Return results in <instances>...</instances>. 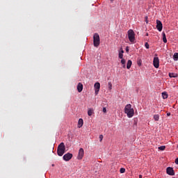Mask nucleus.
Here are the masks:
<instances>
[{"label": "nucleus", "mask_w": 178, "mask_h": 178, "mask_svg": "<svg viewBox=\"0 0 178 178\" xmlns=\"http://www.w3.org/2000/svg\"><path fill=\"white\" fill-rule=\"evenodd\" d=\"M124 113L128 118H133L134 116V108H131V104H127L124 107Z\"/></svg>", "instance_id": "f257e3e1"}, {"label": "nucleus", "mask_w": 178, "mask_h": 178, "mask_svg": "<svg viewBox=\"0 0 178 178\" xmlns=\"http://www.w3.org/2000/svg\"><path fill=\"white\" fill-rule=\"evenodd\" d=\"M65 151H66L65 143H60L57 148V154L58 156H62L63 154H65Z\"/></svg>", "instance_id": "f03ea898"}, {"label": "nucleus", "mask_w": 178, "mask_h": 178, "mask_svg": "<svg viewBox=\"0 0 178 178\" xmlns=\"http://www.w3.org/2000/svg\"><path fill=\"white\" fill-rule=\"evenodd\" d=\"M100 42H101V40L99 39V35L98 33H95L93 35L94 47H95L96 48H98V47H99Z\"/></svg>", "instance_id": "7ed1b4c3"}, {"label": "nucleus", "mask_w": 178, "mask_h": 178, "mask_svg": "<svg viewBox=\"0 0 178 178\" xmlns=\"http://www.w3.org/2000/svg\"><path fill=\"white\" fill-rule=\"evenodd\" d=\"M128 38L130 42H134L136 41V33H134V31L131 29L128 31Z\"/></svg>", "instance_id": "20e7f679"}, {"label": "nucleus", "mask_w": 178, "mask_h": 178, "mask_svg": "<svg viewBox=\"0 0 178 178\" xmlns=\"http://www.w3.org/2000/svg\"><path fill=\"white\" fill-rule=\"evenodd\" d=\"M94 87L95 95H98V92H99V89L101 88V84L99 82H97L95 83Z\"/></svg>", "instance_id": "39448f33"}, {"label": "nucleus", "mask_w": 178, "mask_h": 178, "mask_svg": "<svg viewBox=\"0 0 178 178\" xmlns=\"http://www.w3.org/2000/svg\"><path fill=\"white\" fill-rule=\"evenodd\" d=\"M166 173L170 176H175V170H173V168L168 167L166 168Z\"/></svg>", "instance_id": "423d86ee"}, {"label": "nucleus", "mask_w": 178, "mask_h": 178, "mask_svg": "<svg viewBox=\"0 0 178 178\" xmlns=\"http://www.w3.org/2000/svg\"><path fill=\"white\" fill-rule=\"evenodd\" d=\"M72 158H73V154H70V153H67V154H65L63 156V160H64V161H70V159H72Z\"/></svg>", "instance_id": "0eeeda50"}, {"label": "nucleus", "mask_w": 178, "mask_h": 178, "mask_svg": "<svg viewBox=\"0 0 178 178\" xmlns=\"http://www.w3.org/2000/svg\"><path fill=\"white\" fill-rule=\"evenodd\" d=\"M153 65L156 69H158L159 67V58L154 57L153 60Z\"/></svg>", "instance_id": "6e6552de"}, {"label": "nucleus", "mask_w": 178, "mask_h": 178, "mask_svg": "<svg viewBox=\"0 0 178 178\" xmlns=\"http://www.w3.org/2000/svg\"><path fill=\"white\" fill-rule=\"evenodd\" d=\"M156 29L159 31H162V29H163V26L162 25V22L159 20H156Z\"/></svg>", "instance_id": "1a4fd4ad"}, {"label": "nucleus", "mask_w": 178, "mask_h": 178, "mask_svg": "<svg viewBox=\"0 0 178 178\" xmlns=\"http://www.w3.org/2000/svg\"><path fill=\"white\" fill-rule=\"evenodd\" d=\"M84 156V149L80 148L79 151L78 159H83Z\"/></svg>", "instance_id": "9d476101"}, {"label": "nucleus", "mask_w": 178, "mask_h": 178, "mask_svg": "<svg viewBox=\"0 0 178 178\" xmlns=\"http://www.w3.org/2000/svg\"><path fill=\"white\" fill-rule=\"evenodd\" d=\"M77 91H78V92H81V91H83V83H78Z\"/></svg>", "instance_id": "9b49d317"}, {"label": "nucleus", "mask_w": 178, "mask_h": 178, "mask_svg": "<svg viewBox=\"0 0 178 178\" xmlns=\"http://www.w3.org/2000/svg\"><path fill=\"white\" fill-rule=\"evenodd\" d=\"M83 124H84V121H83L82 118H80L78 121V127L80 129L81 127H83Z\"/></svg>", "instance_id": "f8f14e48"}, {"label": "nucleus", "mask_w": 178, "mask_h": 178, "mask_svg": "<svg viewBox=\"0 0 178 178\" xmlns=\"http://www.w3.org/2000/svg\"><path fill=\"white\" fill-rule=\"evenodd\" d=\"M162 35H163V42L165 44H166V42H168V39H166V34L164 32H163Z\"/></svg>", "instance_id": "ddd939ff"}, {"label": "nucleus", "mask_w": 178, "mask_h": 178, "mask_svg": "<svg viewBox=\"0 0 178 178\" xmlns=\"http://www.w3.org/2000/svg\"><path fill=\"white\" fill-rule=\"evenodd\" d=\"M131 65H133V62L131 60H129L127 64V69H130V67H131Z\"/></svg>", "instance_id": "4468645a"}, {"label": "nucleus", "mask_w": 178, "mask_h": 178, "mask_svg": "<svg viewBox=\"0 0 178 178\" xmlns=\"http://www.w3.org/2000/svg\"><path fill=\"white\" fill-rule=\"evenodd\" d=\"M121 63H122V67H123L124 69H126V60H125L124 58H122V59L121 60Z\"/></svg>", "instance_id": "2eb2a0df"}, {"label": "nucleus", "mask_w": 178, "mask_h": 178, "mask_svg": "<svg viewBox=\"0 0 178 178\" xmlns=\"http://www.w3.org/2000/svg\"><path fill=\"white\" fill-rule=\"evenodd\" d=\"M92 113H94V110L90 108V109L88 111V116H92Z\"/></svg>", "instance_id": "dca6fc26"}, {"label": "nucleus", "mask_w": 178, "mask_h": 178, "mask_svg": "<svg viewBox=\"0 0 178 178\" xmlns=\"http://www.w3.org/2000/svg\"><path fill=\"white\" fill-rule=\"evenodd\" d=\"M162 97L163 99H166L168 98V93L166 92H162Z\"/></svg>", "instance_id": "f3484780"}, {"label": "nucleus", "mask_w": 178, "mask_h": 178, "mask_svg": "<svg viewBox=\"0 0 178 178\" xmlns=\"http://www.w3.org/2000/svg\"><path fill=\"white\" fill-rule=\"evenodd\" d=\"M174 60H178V53H175L173 56Z\"/></svg>", "instance_id": "a211bd4d"}, {"label": "nucleus", "mask_w": 178, "mask_h": 178, "mask_svg": "<svg viewBox=\"0 0 178 178\" xmlns=\"http://www.w3.org/2000/svg\"><path fill=\"white\" fill-rule=\"evenodd\" d=\"M169 76L170 77H177V74L176 73H169Z\"/></svg>", "instance_id": "6ab92c4d"}, {"label": "nucleus", "mask_w": 178, "mask_h": 178, "mask_svg": "<svg viewBox=\"0 0 178 178\" xmlns=\"http://www.w3.org/2000/svg\"><path fill=\"white\" fill-rule=\"evenodd\" d=\"M154 120L156 122H158V120H159V115H154Z\"/></svg>", "instance_id": "aec40b11"}, {"label": "nucleus", "mask_w": 178, "mask_h": 178, "mask_svg": "<svg viewBox=\"0 0 178 178\" xmlns=\"http://www.w3.org/2000/svg\"><path fill=\"white\" fill-rule=\"evenodd\" d=\"M165 148H166L165 146H160V147H159V149H160V151H165Z\"/></svg>", "instance_id": "412c9836"}, {"label": "nucleus", "mask_w": 178, "mask_h": 178, "mask_svg": "<svg viewBox=\"0 0 178 178\" xmlns=\"http://www.w3.org/2000/svg\"><path fill=\"white\" fill-rule=\"evenodd\" d=\"M145 47L147 49H149V44H148V42H145Z\"/></svg>", "instance_id": "4be33fe9"}, {"label": "nucleus", "mask_w": 178, "mask_h": 178, "mask_svg": "<svg viewBox=\"0 0 178 178\" xmlns=\"http://www.w3.org/2000/svg\"><path fill=\"white\" fill-rule=\"evenodd\" d=\"M108 89L109 90H112V83L111 82H108Z\"/></svg>", "instance_id": "5701e85b"}, {"label": "nucleus", "mask_w": 178, "mask_h": 178, "mask_svg": "<svg viewBox=\"0 0 178 178\" xmlns=\"http://www.w3.org/2000/svg\"><path fill=\"white\" fill-rule=\"evenodd\" d=\"M120 173H124V172H126V169L122 168H120Z\"/></svg>", "instance_id": "b1692460"}, {"label": "nucleus", "mask_w": 178, "mask_h": 178, "mask_svg": "<svg viewBox=\"0 0 178 178\" xmlns=\"http://www.w3.org/2000/svg\"><path fill=\"white\" fill-rule=\"evenodd\" d=\"M118 56H119L120 59H123V54L119 53Z\"/></svg>", "instance_id": "393cba45"}, {"label": "nucleus", "mask_w": 178, "mask_h": 178, "mask_svg": "<svg viewBox=\"0 0 178 178\" xmlns=\"http://www.w3.org/2000/svg\"><path fill=\"white\" fill-rule=\"evenodd\" d=\"M103 139H104V136L103 135H99L100 143L102 141Z\"/></svg>", "instance_id": "a878e982"}, {"label": "nucleus", "mask_w": 178, "mask_h": 178, "mask_svg": "<svg viewBox=\"0 0 178 178\" xmlns=\"http://www.w3.org/2000/svg\"><path fill=\"white\" fill-rule=\"evenodd\" d=\"M103 112L104 113H106V108L105 107L103 108Z\"/></svg>", "instance_id": "bb28decb"}, {"label": "nucleus", "mask_w": 178, "mask_h": 178, "mask_svg": "<svg viewBox=\"0 0 178 178\" xmlns=\"http://www.w3.org/2000/svg\"><path fill=\"white\" fill-rule=\"evenodd\" d=\"M145 22L148 24V17H145Z\"/></svg>", "instance_id": "cd10ccee"}, {"label": "nucleus", "mask_w": 178, "mask_h": 178, "mask_svg": "<svg viewBox=\"0 0 178 178\" xmlns=\"http://www.w3.org/2000/svg\"><path fill=\"white\" fill-rule=\"evenodd\" d=\"M175 163H176V165H178V158H177V159H175Z\"/></svg>", "instance_id": "c85d7f7f"}, {"label": "nucleus", "mask_w": 178, "mask_h": 178, "mask_svg": "<svg viewBox=\"0 0 178 178\" xmlns=\"http://www.w3.org/2000/svg\"><path fill=\"white\" fill-rule=\"evenodd\" d=\"M119 53L123 54L124 53V51H123V49H122Z\"/></svg>", "instance_id": "c756f323"}, {"label": "nucleus", "mask_w": 178, "mask_h": 178, "mask_svg": "<svg viewBox=\"0 0 178 178\" xmlns=\"http://www.w3.org/2000/svg\"><path fill=\"white\" fill-rule=\"evenodd\" d=\"M126 52H129V47H126Z\"/></svg>", "instance_id": "7c9ffc66"}, {"label": "nucleus", "mask_w": 178, "mask_h": 178, "mask_svg": "<svg viewBox=\"0 0 178 178\" xmlns=\"http://www.w3.org/2000/svg\"><path fill=\"white\" fill-rule=\"evenodd\" d=\"M167 116H170V113H168Z\"/></svg>", "instance_id": "2f4dec72"}, {"label": "nucleus", "mask_w": 178, "mask_h": 178, "mask_svg": "<svg viewBox=\"0 0 178 178\" xmlns=\"http://www.w3.org/2000/svg\"><path fill=\"white\" fill-rule=\"evenodd\" d=\"M139 178H143V175H140Z\"/></svg>", "instance_id": "473e14b6"}, {"label": "nucleus", "mask_w": 178, "mask_h": 178, "mask_svg": "<svg viewBox=\"0 0 178 178\" xmlns=\"http://www.w3.org/2000/svg\"><path fill=\"white\" fill-rule=\"evenodd\" d=\"M147 37H148V33H146Z\"/></svg>", "instance_id": "72a5a7b5"}, {"label": "nucleus", "mask_w": 178, "mask_h": 178, "mask_svg": "<svg viewBox=\"0 0 178 178\" xmlns=\"http://www.w3.org/2000/svg\"><path fill=\"white\" fill-rule=\"evenodd\" d=\"M140 65H141V63H138V65L140 66Z\"/></svg>", "instance_id": "f704fd0d"}, {"label": "nucleus", "mask_w": 178, "mask_h": 178, "mask_svg": "<svg viewBox=\"0 0 178 178\" xmlns=\"http://www.w3.org/2000/svg\"><path fill=\"white\" fill-rule=\"evenodd\" d=\"M114 0H111V2H113Z\"/></svg>", "instance_id": "c9c22d12"}]
</instances>
